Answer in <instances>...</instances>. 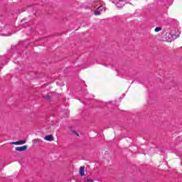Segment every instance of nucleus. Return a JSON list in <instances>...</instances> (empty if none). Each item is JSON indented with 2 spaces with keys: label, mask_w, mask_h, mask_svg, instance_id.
Segmentation results:
<instances>
[{
  "label": "nucleus",
  "mask_w": 182,
  "mask_h": 182,
  "mask_svg": "<svg viewBox=\"0 0 182 182\" xmlns=\"http://www.w3.org/2000/svg\"><path fill=\"white\" fill-rule=\"evenodd\" d=\"M95 15H100V11L99 10L95 11Z\"/></svg>",
  "instance_id": "obj_7"
},
{
  "label": "nucleus",
  "mask_w": 182,
  "mask_h": 182,
  "mask_svg": "<svg viewBox=\"0 0 182 182\" xmlns=\"http://www.w3.org/2000/svg\"><path fill=\"white\" fill-rule=\"evenodd\" d=\"M43 97H44V99H48V100L50 99V96H49V95H46Z\"/></svg>",
  "instance_id": "obj_9"
},
{
  "label": "nucleus",
  "mask_w": 182,
  "mask_h": 182,
  "mask_svg": "<svg viewBox=\"0 0 182 182\" xmlns=\"http://www.w3.org/2000/svg\"><path fill=\"white\" fill-rule=\"evenodd\" d=\"M122 1H123V0H119V2H122Z\"/></svg>",
  "instance_id": "obj_12"
},
{
  "label": "nucleus",
  "mask_w": 182,
  "mask_h": 182,
  "mask_svg": "<svg viewBox=\"0 0 182 182\" xmlns=\"http://www.w3.org/2000/svg\"><path fill=\"white\" fill-rule=\"evenodd\" d=\"M98 9H100V7H99Z\"/></svg>",
  "instance_id": "obj_13"
},
{
  "label": "nucleus",
  "mask_w": 182,
  "mask_h": 182,
  "mask_svg": "<svg viewBox=\"0 0 182 182\" xmlns=\"http://www.w3.org/2000/svg\"><path fill=\"white\" fill-rule=\"evenodd\" d=\"M80 176H81V177H83V176H85V166H80Z\"/></svg>",
  "instance_id": "obj_4"
},
{
  "label": "nucleus",
  "mask_w": 182,
  "mask_h": 182,
  "mask_svg": "<svg viewBox=\"0 0 182 182\" xmlns=\"http://www.w3.org/2000/svg\"><path fill=\"white\" fill-rule=\"evenodd\" d=\"M28 149V145H24L23 146H16L15 148V150H16V151H25V150H26Z\"/></svg>",
  "instance_id": "obj_1"
},
{
  "label": "nucleus",
  "mask_w": 182,
  "mask_h": 182,
  "mask_svg": "<svg viewBox=\"0 0 182 182\" xmlns=\"http://www.w3.org/2000/svg\"><path fill=\"white\" fill-rule=\"evenodd\" d=\"M11 144H15L16 146H18V141L15 142H12Z\"/></svg>",
  "instance_id": "obj_10"
},
{
  "label": "nucleus",
  "mask_w": 182,
  "mask_h": 182,
  "mask_svg": "<svg viewBox=\"0 0 182 182\" xmlns=\"http://www.w3.org/2000/svg\"><path fill=\"white\" fill-rule=\"evenodd\" d=\"M44 140H46L47 141H53V136L47 135L45 136Z\"/></svg>",
  "instance_id": "obj_3"
},
{
  "label": "nucleus",
  "mask_w": 182,
  "mask_h": 182,
  "mask_svg": "<svg viewBox=\"0 0 182 182\" xmlns=\"http://www.w3.org/2000/svg\"><path fill=\"white\" fill-rule=\"evenodd\" d=\"M161 29H162L161 27H156L154 31L156 32H160V31H161Z\"/></svg>",
  "instance_id": "obj_6"
},
{
  "label": "nucleus",
  "mask_w": 182,
  "mask_h": 182,
  "mask_svg": "<svg viewBox=\"0 0 182 182\" xmlns=\"http://www.w3.org/2000/svg\"><path fill=\"white\" fill-rule=\"evenodd\" d=\"M18 146L21 144H25V143H26V140L18 141Z\"/></svg>",
  "instance_id": "obj_5"
},
{
  "label": "nucleus",
  "mask_w": 182,
  "mask_h": 182,
  "mask_svg": "<svg viewBox=\"0 0 182 182\" xmlns=\"http://www.w3.org/2000/svg\"><path fill=\"white\" fill-rule=\"evenodd\" d=\"M168 38L171 39V41H174V39H177V36L173 34V31H171L168 34Z\"/></svg>",
  "instance_id": "obj_2"
},
{
  "label": "nucleus",
  "mask_w": 182,
  "mask_h": 182,
  "mask_svg": "<svg viewBox=\"0 0 182 182\" xmlns=\"http://www.w3.org/2000/svg\"><path fill=\"white\" fill-rule=\"evenodd\" d=\"M87 182H95V181H93V179L87 178Z\"/></svg>",
  "instance_id": "obj_8"
},
{
  "label": "nucleus",
  "mask_w": 182,
  "mask_h": 182,
  "mask_svg": "<svg viewBox=\"0 0 182 182\" xmlns=\"http://www.w3.org/2000/svg\"><path fill=\"white\" fill-rule=\"evenodd\" d=\"M73 133H74V134H76V136H79V133H77V132L74 131V132H73Z\"/></svg>",
  "instance_id": "obj_11"
}]
</instances>
